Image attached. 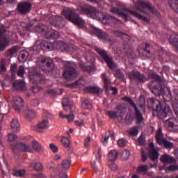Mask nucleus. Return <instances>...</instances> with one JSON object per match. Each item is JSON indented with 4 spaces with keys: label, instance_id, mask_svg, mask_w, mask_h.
Listing matches in <instances>:
<instances>
[{
    "label": "nucleus",
    "instance_id": "f257e3e1",
    "mask_svg": "<svg viewBox=\"0 0 178 178\" xmlns=\"http://www.w3.org/2000/svg\"><path fill=\"white\" fill-rule=\"evenodd\" d=\"M22 140L30 141V143H32V146L24 143H19L11 145V149H19V151H22V152H33V149L35 151H41V145L36 140H34L33 137H24Z\"/></svg>",
    "mask_w": 178,
    "mask_h": 178
},
{
    "label": "nucleus",
    "instance_id": "f03ea898",
    "mask_svg": "<svg viewBox=\"0 0 178 178\" xmlns=\"http://www.w3.org/2000/svg\"><path fill=\"white\" fill-rule=\"evenodd\" d=\"M83 13L86 15H90L91 17L93 19H99V20H102L104 24L106 23H113L115 22V18L110 16L109 15H106L102 17V13L95 11L94 7L88 6L83 9Z\"/></svg>",
    "mask_w": 178,
    "mask_h": 178
},
{
    "label": "nucleus",
    "instance_id": "7ed1b4c3",
    "mask_svg": "<svg viewBox=\"0 0 178 178\" xmlns=\"http://www.w3.org/2000/svg\"><path fill=\"white\" fill-rule=\"evenodd\" d=\"M152 108L158 113L157 116L159 119H165L168 113H170V108L165 102L161 103L159 100L152 101Z\"/></svg>",
    "mask_w": 178,
    "mask_h": 178
},
{
    "label": "nucleus",
    "instance_id": "20e7f679",
    "mask_svg": "<svg viewBox=\"0 0 178 178\" xmlns=\"http://www.w3.org/2000/svg\"><path fill=\"white\" fill-rule=\"evenodd\" d=\"M63 14L69 22L76 24V26H83L84 24V20L80 18L77 13H76V10L73 8H64L63 10Z\"/></svg>",
    "mask_w": 178,
    "mask_h": 178
},
{
    "label": "nucleus",
    "instance_id": "39448f33",
    "mask_svg": "<svg viewBox=\"0 0 178 178\" xmlns=\"http://www.w3.org/2000/svg\"><path fill=\"white\" fill-rule=\"evenodd\" d=\"M53 45H57L58 49H60L62 52H70L72 51V45L69 46L67 44L62 42L58 43L54 42L53 44L49 42H43L41 44V48L42 49L51 51Z\"/></svg>",
    "mask_w": 178,
    "mask_h": 178
},
{
    "label": "nucleus",
    "instance_id": "423d86ee",
    "mask_svg": "<svg viewBox=\"0 0 178 178\" xmlns=\"http://www.w3.org/2000/svg\"><path fill=\"white\" fill-rule=\"evenodd\" d=\"M156 140L160 145H164L165 148H172L173 144L168 142L165 139H163V135L162 134V129L159 128L156 133Z\"/></svg>",
    "mask_w": 178,
    "mask_h": 178
},
{
    "label": "nucleus",
    "instance_id": "0eeeda50",
    "mask_svg": "<svg viewBox=\"0 0 178 178\" xmlns=\"http://www.w3.org/2000/svg\"><path fill=\"white\" fill-rule=\"evenodd\" d=\"M6 32V29L3 26H0V51L5 49L9 45V39L3 36Z\"/></svg>",
    "mask_w": 178,
    "mask_h": 178
},
{
    "label": "nucleus",
    "instance_id": "6e6552de",
    "mask_svg": "<svg viewBox=\"0 0 178 178\" xmlns=\"http://www.w3.org/2000/svg\"><path fill=\"white\" fill-rule=\"evenodd\" d=\"M43 118L40 122L38 124V129L41 130H45V129H49V121L48 119L51 118V114L47 111H44L43 113Z\"/></svg>",
    "mask_w": 178,
    "mask_h": 178
},
{
    "label": "nucleus",
    "instance_id": "1a4fd4ad",
    "mask_svg": "<svg viewBox=\"0 0 178 178\" xmlns=\"http://www.w3.org/2000/svg\"><path fill=\"white\" fill-rule=\"evenodd\" d=\"M95 49L96 51H97L98 54L101 55V56H102L110 69L113 70L115 67H116V65L113 63V61H112V58L108 57V55L106 54V52H105V51L98 47H95Z\"/></svg>",
    "mask_w": 178,
    "mask_h": 178
},
{
    "label": "nucleus",
    "instance_id": "9d476101",
    "mask_svg": "<svg viewBox=\"0 0 178 178\" xmlns=\"http://www.w3.org/2000/svg\"><path fill=\"white\" fill-rule=\"evenodd\" d=\"M77 76V73H76V70L74 68L72 67H68L67 69L65 70L64 74H63V77L66 79V80H74V79H76Z\"/></svg>",
    "mask_w": 178,
    "mask_h": 178
},
{
    "label": "nucleus",
    "instance_id": "9b49d317",
    "mask_svg": "<svg viewBox=\"0 0 178 178\" xmlns=\"http://www.w3.org/2000/svg\"><path fill=\"white\" fill-rule=\"evenodd\" d=\"M31 9V5L27 2H22L19 3L17 7V10L19 13L22 15H25V13H29L30 10Z\"/></svg>",
    "mask_w": 178,
    "mask_h": 178
},
{
    "label": "nucleus",
    "instance_id": "f8f14e48",
    "mask_svg": "<svg viewBox=\"0 0 178 178\" xmlns=\"http://www.w3.org/2000/svg\"><path fill=\"white\" fill-rule=\"evenodd\" d=\"M122 99H124V101H127V102H129L130 105L134 107L137 122L138 123L143 122V115H141V113H140L139 111L137 109V106H136V104H134V102H133V100L127 97H123Z\"/></svg>",
    "mask_w": 178,
    "mask_h": 178
},
{
    "label": "nucleus",
    "instance_id": "ddd939ff",
    "mask_svg": "<svg viewBox=\"0 0 178 178\" xmlns=\"http://www.w3.org/2000/svg\"><path fill=\"white\" fill-rule=\"evenodd\" d=\"M164 124L166 127H171L175 131H178V120L176 118H171L165 121Z\"/></svg>",
    "mask_w": 178,
    "mask_h": 178
},
{
    "label": "nucleus",
    "instance_id": "4468645a",
    "mask_svg": "<svg viewBox=\"0 0 178 178\" xmlns=\"http://www.w3.org/2000/svg\"><path fill=\"white\" fill-rule=\"evenodd\" d=\"M29 76L31 83H33L35 84L40 83V81L44 79V76H42L40 73L33 74L31 72H29Z\"/></svg>",
    "mask_w": 178,
    "mask_h": 178
},
{
    "label": "nucleus",
    "instance_id": "2eb2a0df",
    "mask_svg": "<svg viewBox=\"0 0 178 178\" xmlns=\"http://www.w3.org/2000/svg\"><path fill=\"white\" fill-rule=\"evenodd\" d=\"M149 156L152 161H156L159 156L158 150L155 149V147H154V143L149 144Z\"/></svg>",
    "mask_w": 178,
    "mask_h": 178
},
{
    "label": "nucleus",
    "instance_id": "dca6fc26",
    "mask_svg": "<svg viewBox=\"0 0 178 178\" xmlns=\"http://www.w3.org/2000/svg\"><path fill=\"white\" fill-rule=\"evenodd\" d=\"M44 37H46L47 38H59L60 35H59V33H58V31L52 30L51 29H47L46 30Z\"/></svg>",
    "mask_w": 178,
    "mask_h": 178
},
{
    "label": "nucleus",
    "instance_id": "f3484780",
    "mask_svg": "<svg viewBox=\"0 0 178 178\" xmlns=\"http://www.w3.org/2000/svg\"><path fill=\"white\" fill-rule=\"evenodd\" d=\"M129 77L131 80H138L140 83L147 81V78H145L143 74H140L139 72H136L133 75H130Z\"/></svg>",
    "mask_w": 178,
    "mask_h": 178
},
{
    "label": "nucleus",
    "instance_id": "a211bd4d",
    "mask_svg": "<svg viewBox=\"0 0 178 178\" xmlns=\"http://www.w3.org/2000/svg\"><path fill=\"white\" fill-rule=\"evenodd\" d=\"M13 102H14V105L13 107L15 110L17 111V112H19V108H17V106H23V99H22V97H15L13 98Z\"/></svg>",
    "mask_w": 178,
    "mask_h": 178
},
{
    "label": "nucleus",
    "instance_id": "6ab92c4d",
    "mask_svg": "<svg viewBox=\"0 0 178 178\" xmlns=\"http://www.w3.org/2000/svg\"><path fill=\"white\" fill-rule=\"evenodd\" d=\"M13 87L16 90H24L26 88V83L23 80H18L13 83Z\"/></svg>",
    "mask_w": 178,
    "mask_h": 178
},
{
    "label": "nucleus",
    "instance_id": "aec40b11",
    "mask_svg": "<svg viewBox=\"0 0 178 178\" xmlns=\"http://www.w3.org/2000/svg\"><path fill=\"white\" fill-rule=\"evenodd\" d=\"M160 161L163 162V163H175V159L170 157V156H168L167 154H164L161 156Z\"/></svg>",
    "mask_w": 178,
    "mask_h": 178
},
{
    "label": "nucleus",
    "instance_id": "412c9836",
    "mask_svg": "<svg viewBox=\"0 0 178 178\" xmlns=\"http://www.w3.org/2000/svg\"><path fill=\"white\" fill-rule=\"evenodd\" d=\"M41 62L44 63V62H47V70L46 72H52V67H54V64L52 63V60H48V58L45 57H42Z\"/></svg>",
    "mask_w": 178,
    "mask_h": 178
},
{
    "label": "nucleus",
    "instance_id": "4be33fe9",
    "mask_svg": "<svg viewBox=\"0 0 178 178\" xmlns=\"http://www.w3.org/2000/svg\"><path fill=\"white\" fill-rule=\"evenodd\" d=\"M118 152L117 150L113 149L109 152L108 153V159L110 162H113L116 161V159L118 158Z\"/></svg>",
    "mask_w": 178,
    "mask_h": 178
},
{
    "label": "nucleus",
    "instance_id": "5701e85b",
    "mask_svg": "<svg viewBox=\"0 0 178 178\" xmlns=\"http://www.w3.org/2000/svg\"><path fill=\"white\" fill-rule=\"evenodd\" d=\"M29 57V52L26 51H22L19 53V55L18 56V60L20 62H26V60Z\"/></svg>",
    "mask_w": 178,
    "mask_h": 178
},
{
    "label": "nucleus",
    "instance_id": "b1692460",
    "mask_svg": "<svg viewBox=\"0 0 178 178\" xmlns=\"http://www.w3.org/2000/svg\"><path fill=\"white\" fill-rule=\"evenodd\" d=\"M19 127H20V124H19V121L17 120H13L11 122V129L13 131L16 133V131H19Z\"/></svg>",
    "mask_w": 178,
    "mask_h": 178
},
{
    "label": "nucleus",
    "instance_id": "393cba45",
    "mask_svg": "<svg viewBox=\"0 0 178 178\" xmlns=\"http://www.w3.org/2000/svg\"><path fill=\"white\" fill-rule=\"evenodd\" d=\"M19 51V47L15 46L7 51L8 56L12 57Z\"/></svg>",
    "mask_w": 178,
    "mask_h": 178
},
{
    "label": "nucleus",
    "instance_id": "a878e982",
    "mask_svg": "<svg viewBox=\"0 0 178 178\" xmlns=\"http://www.w3.org/2000/svg\"><path fill=\"white\" fill-rule=\"evenodd\" d=\"M30 168L35 169V170H42V164H41V163H32L30 165Z\"/></svg>",
    "mask_w": 178,
    "mask_h": 178
},
{
    "label": "nucleus",
    "instance_id": "bb28decb",
    "mask_svg": "<svg viewBox=\"0 0 178 178\" xmlns=\"http://www.w3.org/2000/svg\"><path fill=\"white\" fill-rule=\"evenodd\" d=\"M170 42H172V45H175L178 51V35H172L170 38Z\"/></svg>",
    "mask_w": 178,
    "mask_h": 178
},
{
    "label": "nucleus",
    "instance_id": "cd10ccee",
    "mask_svg": "<svg viewBox=\"0 0 178 178\" xmlns=\"http://www.w3.org/2000/svg\"><path fill=\"white\" fill-rule=\"evenodd\" d=\"M62 104H63V108L65 111H67V109H70L71 106H70V103H69V99L67 98L63 99Z\"/></svg>",
    "mask_w": 178,
    "mask_h": 178
},
{
    "label": "nucleus",
    "instance_id": "c85d7f7f",
    "mask_svg": "<svg viewBox=\"0 0 178 178\" xmlns=\"http://www.w3.org/2000/svg\"><path fill=\"white\" fill-rule=\"evenodd\" d=\"M61 144L65 148H69L70 147V140L66 137H63L61 138Z\"/></svg>",
    "mask_w": 178,
    "mask_h": 178
},
{
    "label": "nucleus",
    "instance_id": "c756f323",
    "mask_svg": "<svg viewBox=\"0 0 178 178\" xmlns=\"http://www.w3.org/2000/svg\"><path fill=\"white\" fill-rule=\"evenodd\" d=\"M102 78L104 83V88L106 90H108V86H109L111 81L108 79V77H106L105 74H102Z\"/></svg>",
    "mask_w": 178,
    "mask_h": 178
},
{
    "label": "nucleus",
    "instance_id": "7c9ffc66",
    "mask_svg": "<svg viewBox=\"0 0 178 178\" xmlns=\"http://www.w3.org/2000/svg\"><path fill=\"white\" fill-rule=\"evenodd\" d=\"M87 91L88 92H92V94H98L99 92H101L102 90L99 88L89 87L87 88Z\"/></svg>",
    "mask_w": 178,
    "mask_h": 178
},
{
    "label": "nucleus",
    "instance_id": "2f4dec72",
    "mask_svg": "<svg viewBox=\"0 0 178 178\" xmlns=\"http://www.w3.org/2000/svg\"><path fill=\"white\" fill-rule=\"evenodd\" d=\"M24 115L26 118H34L35 116V113L31 110H27L24 111Z\"/></svg>",
    "mask_w": 178,
    "mask_h": 178
},
{
    "label": "nucleus",
    "instance_id": "473e14b6",
    "mask_svg": "<svg viewBox=\"0 0 178 178\" xmlns=\"http://www.w3.org/2000/svg\"><path fill=\"white\" fill-rule=\"evenodd\" d=\"M61 166L64 170H67L69 168H70V161L69 160H64L62 162Z\"/></svg>",
    "mask_w": 178,
    "mask_h": 178
},
{
    "label": "nucleus",
    "instance_id": "72a5a7b5",
    "mask_svg": "<svg viewBox=\"0 0 178 178\" xmlns=\"http://www.w3.org/2000/svg\"><path fill=\"white\" fill-rule=\"evenodd\" d=\"M108 140H109V134L104 133L102 135V142L103 144L106 145L108 144Z\"/></svg>",
    "mask_w": 178,
    "mask_h": 178
},
{
    "label": "nucleus",
    "instance_id": "f704fd0d",
    "mask_svg": "<svg viewBox=\"0 0 178 178\" xmlns=\"http://www.w3.org/2000/svg\"><path fill=\"white\" fill-rule=\"evenodd\" d=\"M25 175L26 171L24 170H19L13 172V176H16L17 177H22V176H24Z\"/></svg>",
    "mask_w": 178,
    "mask_h": 178
},
{
    "label": "nucleus",
    "instance_id": "c9c22d12",
    "mask_svg": "<svg viewBox=\"0 0 178 178\" xmlns=\"http://www.w3.org/2000/svg\"><path fill=\"white\" fill-rule=\"evenodd\" d=\"M129 155H130V152L127 150H124L122 152L121 154V159H122V161H127V159H129Z\"/></svg>",
    "mask_w": 178,
    "mask_h": 178
},
{
    "label": "nucleus",
    "instance_id": "e433bc0d",
    "mask_svg": "<svg viewBox=\"0 0 178 178\" xmlns=\"http://www.w3.org/2000/svg\"><path fill=\"white\" fill-rule=\"evenodd\" d=\"M166 94H167V97H166V95L163 96V97L164 98V101H170V99H172V93L170 92V89L169 88L166 89Z\"/></svg>",
    "mask_w": 178,
    "mask_h": 178
},
{
    "label": "nucleus",
    "instance_id": "4c0bfd02",
    "mask_svg": "<svg viewBox=\"0 0 178 178\" xmlns=\"http://www.w3.org/2000/svg\"><path fill=\"white\" fill-rule=\"evenodd\" d=\"M49 147L50 148V150L54 154H56V152L59 151V148L58 147V146L54 143H50Z\"/></svg>",
    "mask_w": 178,
    "mask_h": 178
},
{
    "label": "nucleus",
    "instance_id": "58836bf2",
    "mask_svg": "<svg viewBox=\"0 0 178 178\" xmlns=\"http://www.w3.org/2000/svg\"><path fill=\"white\" fill-rule=\"evenodd\" d=\"M148 169V167L147 165H141L139 166L137 169L138 173H145Z\"/></svg>",
    "mask_w": 178,
    "mask_h": 178
},
{
    "label": "nucleus",
    "instance_id": "ea45409f",
    "mask_svg": "<svg viewBox=\"0 0 178 178\" xmlns=\"http://www.w3.org/2000/svg\"><path fill=\"white\" fill-rule=\"evenodd\" d=\"M17 74L19 77H23V74H24V67L23 66H19L17 71Z\"/></svg>",
    "mask_w": 178,
    "mask_h": 178
},
{
    "label": "nucleus",
    "instance_id": "a19ab883",
    "mask_svg": "<svg viewBox=\"0 0 178 178\" xmlns=\"http://www.w3.org/2000/svg\"><path fill=\"white\" fill-rule=\"evenodd\" d=\"M170 6L171 8L178 13V0H176L173 3H170Z\"/></svg>",
    "mask_w": 178,
    "mask_h": 178
},
{
    "label": "nucleus",
    "instance_id": "79ce46f5",
    "mask_svg": "<svg viewBox=\"0 0 178 178\" xmlns=\"http://www.w3.org/2000/svg\"><path fill=\"white\" fill-rule=\"evenodd\" d=\"M144 136L141 135L139 138L138 139V144L139 145H144L145 144V140Z\"/></svg>",
    "mask_w": 178,
    "mask_h": 178
},
{
    "label": "nucleus",
    "instance_id": "37998d69",
    "mask_svg": "<svg viewBox=\"0 0 178 178\" xmlns=\"http://www.w3.org/2000/svg\"><path fill=\"white\" fill-rule=\"evenodd\" d=\"M127 143V142L124 139H120L117 142V144L119 147H124V145H126Z\"/></svg>",
    "mask_w": 178,
    "mask_h": 178
},
{
    "label": "nucleus",
    "instance_id": "c03bdc74",
    "mask_svg": "<svg viewBox=\"0 0 178 178\" xmlns=\"http://www.w3.org/2000/svg\"><path fill=\"white\" fill-rule=\"evenodd\" d=\"M129 134L131 136H137V134H138V129H137V127H134L130 129Z\"/></svg>",
    "mask_w": 178,
    "mask_h": 178
},
{
    "label": "nucleus",
    "instance_id": "a18cd8bd",
    "mask_svg": "<svg viewBox=\"0 0 178 178\" xmlns=\"http://www.w3.org/2000/svg\"><path fill=\"white\" fill-rule=\"evenodd\" d=\"M90 141H91V138H90V137L88 136L85 139V142H84V147H85V148H88V147H90Z\"/></svg>",
    "mask_w": 178,
    "mask_h": 178
},
{
    "label": "nucleus",
    "instance_id": "49530a36",
    "mask_svg": "<svg viewBox=\"0 0 178 178\" xmlns=\"http://www.w3.org/2000/svg\"><path fill=\"white\" fill-rule=\"evenodd\" d=\"M113 161H110L108 163L109 167L111 169V170H116L118 169V165L116 164L113 163Z\"/></svg>",
    "mask_w": 178,
    "mask_h": 178
},
{
    "label": "nucleus",
    "instance_id": "de8ad7c7",
    "mask_svg": "<svg viewBox=\"0 0 178 178\" xmlns=\"http://www.w3.org/2000/svg\"><path fill=\"white\" fill-rule=\"evenodd\" d=\"M106 115H108V116L109 118H111V119L115 118L116 116V113H115L114 111H107L106 112Z\"/></svg>",
    "mask_w": 178,
    "mask_h": 178
},
{
    "label": "nucleus",
    "instance_id": "09e8293b",
    "mask_svg": "<svg viewBox=\"0 0 178 178\" xmlns=\"http://www.w3.org/2000/svg\"><path fill=\"white\" fill-rule=\"evenodd\" d=\"M16 138H17V137L15 134H9L8 136V141H15V140H16Z\"/></svg>",
    "mask_w": 178,
    "mask_h": 178
},
{
    "label": "nucleus",
    "instance_id": "8fccbe9b",
    "mask_svg": "<svg viewBox=\"0 0 178 178\" xmlns=\"http://www.w3.org/2000/svg\"><path fill=\"white\" fill-rule=\"evenodd\" d=\"M0 70L3 73V72L6 71V65L5 64V62H3L0 64Z\"/></svg>",
    "mask_w": 178,
    "mask_h": 178
},
{
    "label": "nucleus",
    "instance_id": "3c124183",
    "mask_svg": "<svg viewBox=\"0 0 178 178\" xmlns=\"http://www.w3.org/2000/svg\"><path fill=\"white\" fill-rule=\"evenodd\" d=\"M65 119H67L69 123H70L71 122H73V120H74V115L73 114H70L69 115H67Z\"/></svg>",
    "mask_w": 178,
    "mask_h": 178
},
{
    "label": "nucleus",
    "instance_id": "603ef678",
    "mask_svg": "<svg viewBox=\"0 0 178 178\" xmlns=\"http://www.w3.org/2000/svg\"><path fill=\"white\" fill-rule=\"evenodd\" d=\"M178 170V165H172L168 168H167V170Z\"/></svg>",
    "mask_w": 178,
    "mask_h": 178
},
{
    "label": "nucleus",
    "instance_id": "864d4df0",
    "mask_svg": "<svg viewBox=\"0 0 178 178\" xmlns=\"http://www.w3.org/2000/svg\"><path fill=\"white\" fill-rule=\"evenodd\" d=\"M101 156H102L101 149H99L97 151V154L96 155V159L98 161V162H99V161H101Z\"/></svg>",
    "mask_w": 178,
    "mask_h": 178
},
{
    "label": "nucleus",
    "instance_id": "5fc2aeb1",
    "mask_svg": "<svg viewBox=\"0 0 178 178\" xmlns=\"http://www.w3.org/2000/svg\"><path fill=\"white\" fill-rule=\"evenodd\" d=\"M17 69V65H16V64L11 65L10 70H11V72H13V73H15V72H16Z\"/></svg>",
    "mask_w": 178,
    "mask_h": 178
},
{
    "label": "nucleus",
    "instance_id": "6e6d98bb",
    "mask_svg": "<svg viewBox=\"0 0 178 178\" xmlns=\"http://www.w3.org/2000/svg\"><path fill=\"white\" fill-rule=\"evenodd\" d=\"M173 111L175 115L178 117V104L173 105Z\"/></svg>",
    "mask_w": 178,
    "mask_h": 178
},
{
    "label": "nucleus",
    "instance_id": "4d7b16f0",
    "mask_svg": "<svg viewBox=\"0 0 178 178\" xmlns=\"http://www.w3.org/2000/svg\"><path fill=\"white\" fill-rule=\"evenodd\" d=\"M62 158L60 154H56L53 156L54 161H59Z\"/></svg>",
    "mask_w": 178,
    "mask_h": 178
},
{
    "label": "nucleus",
    "instance_id": "13d9d810",
    "mask_svg": "<svg viewBox=\"0 0 178 178\" xmlns=\"http://www.w3.org/2000/svg\"><path fill=\"white\" fill-rule=\"evenodd\" d=\"M91 106V104H86V102L82 103V108L84 109H88Z\"/></svg>",
    "mask_w": 178,
    "mask_h": 178
},
{
    "label": "nucleus",
    "instance_id": "bf43d9fd",
    "mask_svg": "<svg viewBox=\"0 0 178 178\" xmlns=\"http://www.w3.org/2000/svg\"><path fill=\"white\" fill-rule=\"evenodd\" d=\"M142 160L143 161H147V154H145V151L142 150Z\"/></svg>",
    "mask_w": 178,
    "mask_h": 178
},
{
    "label": "nucleus",
    "instance_id": "052dcab7",
    "mask_svg": "<svg viewBox=\"0 0 178 178\" xmlns=\"http://www.w3.org/2000/svg\"><path fill=\"white\" fill-rule=\"evenodd\" d=\"M48 169H52L53 168H55V163L54 162H51L50 163H49V165H47Z\"/></svg>",
    "mask_w": 178,
    "mask_h": 178
},
{
    "label": "nucleus",
    "instance_id": "680f3d73",
    "mask_svg": "<svg viewBox=\"0 0 178 178\" xmlns=\"http://www.w3.org/2000/svg\"><path fill=\"white\" fill-rule=\"evenodd\" d=\"M74 123L76 126H79V127L83 126V122H80V121H75Z\"/></svg>",
    "mask_w": 178,
    "mask_h": 178
},
{
    "label": "nucleus",
    "instance_id": "e2e57ef3",
    "mask_svg": "<svg viewBox=\"0 0 178 178\" xmlns=\"http://www.w3.org/2000/svg\"><path fill=\"white\" fill-rule=\"evenodd\" d=\"M66 117L67 115H63V113L62 112L59 113V118H60V119H66Z\"/></svg>",
    "mask_w": 178,
    "mask_h": 178
},
{
    "label": "nucleus",
    "instance_id": "0e129e2a",
    "mask_svg": "<svg viewBox=\"0 0 178 178\" xmlns=\"http://www.w3.org/2000/svg\"><path fill=\"white\" fill-rule=\"evenodd\" d=\"M31 105H33V106H37V105H38V102L37 100H33L31 102Z\"/></svg>",
    "mask_w": 178,
    "mask_h": 178
},
{
    "label": "nucleus",
    "instance_id": "69168bd1",
    "mask_svg": "<svg viewBox=\"0 0 178 178\" xmlns=\"http://www.w3.org/2000/svg\"><path fill=\"white\" fill-rule=\"evenodd\" d=\"M115 77H118L119 79H122V77H123V74H122V73H119V74L116 73V74H115Z\"/></svg>",
    "mask_w": 178,
    "mask_h": 178
},
{
    "label": "nucleus",
    "instance_id": "338daca9",
    "mask_svg": "<svg viewBox=\"0 0 178 178\" xmlns=\"http://www.w3.org/2000/svg\"><path fill=\"white\" fill-rule=\"evenodd\" d=\"M111 90H112L113 94H116L118 92V89H116L115 88H111Z\"/></svg>",
    "mask_w": 178,
    "mask_h": 178
},
{
    "label": "nucleus",
    "instance_id": "774afa93",
    "mask_svg": "<svg viewBox=\"0 0 178 178\" xmlns=\"http://www.w3.org/2000/svg\"><path fill=\"white\" fill-rule=\"evenodd\" d=\"M174 154L178 158V150H175Z\"/></svg>",
    "mask_w": 178,
    "mask_h": 178
}]
</instances>
